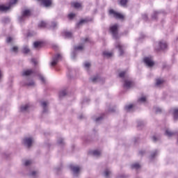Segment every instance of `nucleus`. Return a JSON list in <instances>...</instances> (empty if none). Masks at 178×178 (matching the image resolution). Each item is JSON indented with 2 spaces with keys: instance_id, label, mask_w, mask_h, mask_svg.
I'll list each match as a JSON object with an SVG mask.
<instances>
[{
  "instance_id": "f257e3e1",
  "label": "nucleus",
  "mask_w": 178,
  "mask_h": 178,
  "mask_svg": "<svg viewBox=\"0 0 178 178\" xmlns=\"http://www.w3.org/2000/svg\"><path fill=\"white\" fill-rule=\"evenodd\" d=\"M108 31L115 40L119 38V24H115L111 25Z\"/></svg>"
},
{
  "instance_id": "f03ea898",
  "label": "nucleus",
  "mask_w": 178,
  "mask_h": 178,
  "mask_svg": "<svg viewBox=\"0 0 178 178\" xmlns=\"http://www.w3.org/2000/svg\"><path fill=\"white\" fill-rule=\"evenodd\" d=\"M108 14L111 17H114V19H116L117 20H124V15L113 9H111L108 11Z\"/></svg>"
},
{
  "instance_id": "7ed1b4c3",
  "label": "nucleus",
  "mask_w": 178,
  "mask_h": 178,
  "mask_svg": "<svg viewBox=\"0 0 178 178\" xmlns=\"http://www.w3.org/2000/svg\"><path fill=\"white\" fill-rule=\"evenodd\" d=\"M17 1H15L13 3H10L8 6H5V5H1L0 6V11L1 12H8L10 8H12V5H15Z\"/></svg>"
},
{
  "instance_id": "20e7f679",
  "label": "nucleus",
  "mask_w": 178,
  "mask_h": 178,
  "mask_svg": "<svg viewBox=\"0 0 178 178\" xmlns=\"http://www.w3.org/2000/svg\"><path fill=\"white\" fill-rule=\"evenodd\" d=\"M60 60H62V56L60 54H56L51 63V66H56Z\"/></svg>"
},
{
  "instance_id": "39448f33",
  "label": "nucleus",
  "mask_w": 178,
  "mask_h": 178,
  "mask_svg": "<svg viewBox=\"0 0 178 178\" xmlns=\"http://www.w3.org/2000/svg\"><path fill=\"white\" fill-rule=\"evenodd\" d=\"M144 63L147 66H149V67H152V66L155 65V63L152 61V58L151 57H145L144 58Z\"/></svg>"
},
{
  "instance_id": "423d86ee",
  "label": "nucleus",
  "mask_w": 178,
  "mask_h": 178,
  "mask_svg": "<svg viewBox=\"0 0 178 178\" xmlns=\"http://www.w3.org/2000/svg\"><path fill=\"white\" fill-rule=\"evenodd\" d=\"M33 15V12L30 9H25L22 12V17H30Z\"/></svg>"
},
{
  "instance_id": "0eeeda50",
  "label": "nucleus",
  "mask_w": 178,
  "mask_h": 178,
  "mask_svg": "<svg viewBox=\"0 0 178 178\" xmlns=\"http://www.w3.org/2000/svg\"><path fill=\"white\" fill-rule=\"evenodd\" d=\"M24 144L27 145L28 148L31 147V144H33V138H26L24 139Z\"/></svg>"
},
{
  "instance_id": "6e6552de",
  "label": "nucleus",
  "mask_w": 178,
  "mask_h": 178,
  "mask_svg": "<svg viewBox=\"0 0 178 178\" xmlns=\"http://www.w3.org/2000/svg\"><path fill=\"white\" fill-rule=\"evenodd\" d=\"M134 86V82L131 81H125L124 83V87L125 88H131Z\"/></svg>"
},
{
  "instance_id": "1a4fd4ad",
  "label": "nucleus",
  "mask_w": 178,
  "mask_h": 178,
  "mask_svg": "<svg viewBox=\"0 0 178 178\" xmlns=\"http://www.w3.org/2000/svg\"><path fill=\"white\" fill-rule=\"evenodd\" d=\"M40 5L42 6H44L45 8H48L52 5L51 1H42L40 3Z\"/></svg>"
},
{
  "instance_id": "9d476101",
  "label": "nucleus",
  "mask_w": 178,
  "mask_h": 178,
  "mask_svg": "<svg viewBox=\"0 0 178 178\" xmlns=\"http://www.w3.org/2000/svg\"><path fill=\"white\" fill-rule=\"evenodd\" d=\"M34 73L33 70H25L22 72V76H31Z\"/></svg>"
},
{
  "instance_id": "9b49d317",
  "label": "nucleus",
  "mask_w": 178,
  "mask_h": 178,
  "mask_svg": "<svg viewBox=\"0 0 178 178\" xmlns=\"http://www.w3.org/2000/svg\"><path fill=\"white\" fill-rule=\"evenodd\" d=\"M70 168L71 170H72V172H74V173H79V172H80V167H79V166L71 165H70Z\"/></svg>"
},
{
  "instance_id": "f8f14e48",
  "label": "nucleus",
  "mask_w": 178,
  "mask_h": 178,
  "mask_svg": "<svg viewBox=\"0 0 178 178\" xmlns=\"http://www.w3.org/2000/svg\"><path fill=\"white\" fill-rule=\"evenodd\" d=\"M88 22H90V20H89L88 19H87V18L81 19V20L76 24V26H77V27H80V26H82V24H86V23H88Z\"/></svg>"
},
{
  "instance_id": "ddd939ff",
  "label": "nucleus",
  "mask_w": 178,
  "mask_h": 178,
  "mask_svg": "<svg viewBox=\"0 0 178 178\" xmlns=\"http://www.w3.org/2000/svg\"><path fill=\"white\" fill-rule=\"evenodd\" d=\"M159 46L160 47V49H166L168 48V44L163 41L159 42Z\"/></svg>"
},
{
  "instance_id": "4468645a",
  "label": "nucleus",
  "mask_w": 178,
  "mask_h": 178,
  "mask_svg": "<svg viewBox=\"0 0 178 178\" xmlns=\"http://www.w3.org/2000/svg\"><path fill=\"white\" fill-rule=\"evenodd\" d=\"M34 48L39 49L40 48L42 47V42H35L33 43Z\"/></svg>"
},
{
  "instance_id": "2eb2a0df",
  "label": "nucleus",
  "mask_w": 178,
  "mask_h": 178,
  "mask_svg": "<svg viewBox=\"0 0 178 178\" xmlns=\"http://www.w3.org/2000/svg\"><path fill=\"white\" fill-rule=\"evenodd\" d=\"M172 115L175 120H177L178 119V108L172 109Z\"/></svg>"
},
{
  "instance_id": "dca6fc26",
  "label": "nucleus",
  "mask_w": 178,
  "mask_h": 178,
  "mask_svg": "<svg viewBox=\"0 0 178 178\" xmlns=\"http://www.w3.org/2000/svg\"><path fill=\"white\" fill-rule=\"evenodd\" d=\"M38 27L39 29H45V27H47V22L41 21L40 22H39Z\"/></svg>"
},
{
  "instance_id": "f3484780",
  "label": "nucleus",
  "mask_w": 178,
  "mask_h": 178,
  "mask_svg": "<svg viewBox=\"0 0 178 178\" xmlns=\"http://www.w3.org/2000/svg\"><path fill=\"white\" fill-rule=\"evenodd\" d=\"M63 35H64V37H65V38H72L73 35L71 33V32L64 31L63 33Z\"/></svg>"
},
{
  "instance_id": "a211bd4d",
  "label": "nucleus",
  "mask_w": 178,
  "mask_h": 178,
  "mask_svg": "<svg viewBox=\"0 0 178 178\" xmlns=\"http://www.w3.org/2000/svg\"><path fill=\"white\" fill-rule=\"evenodd\" d=\"M116 48H118V49H119L120 51V55H123V54H124V52L123 51V47L122 46V44H118L116 46Z\"/></svg>"
},
{
  "instance_id": "6ab92c4d",
  "label": "nucleus",
  "mask_w": 178,
  "mask_h": 178,
  "mask_svg": "<svg viewBox=\"0 0 178 178\" xmlns=\"http://www.w3.org/2000/svg\"><path fill=\"white\" fill-rule=\"evenodd\" d=\"M72 6L75 8V9H80V8H81V5L77 2L72 3Z\"/></svg>"
},
{
  "instance_id": "aec40b11",
  "label": "nucleus",
  "mask_w": 178,
  "mask_h": 178,
  "mask_svg": "<svg viewBox=\"0 0 178 178\" xmlns=\"http://www.w3.org/2000/svg\"><path fill=\"white\" fill-rule=\"evenodd\" d=\"M30 108V106L29 104H26L25 106H21V112H26L29 108Z\"/></svg>"
},
{
  "instance_id": "412c9836",
  "label": "nucleus",
  "mask_w": 178,
  "mask_h": 178,
  "mask_svg": "<svg viewBox=\"0 0 178 178\" xmlns=\"http://www.w3.org/2000/svg\"><path fill=\"white\" fill-rule=\"evenodd\" d=\"M165 83V80L161 79H156V85L161 86V84H163Z\"/></svg>"
},
{
  "instance_id": "4be33fe9",
  "label": "nucleus",
  "mask_w": 178,
  "mask_h": 178,
  "mask_svg": "<svg viewBox=\"0 0 178 178\" xmlns=\"http://www.w3.org/2000/svg\"><path fill=\"white\" fill-rule=\"evenodd\" d=\"M90 154H92V155H94L95 156H99V155H101V152L99 150H94L91 152Z\"/></svg>"
},
{
  "instance_id": "5701e85b",
  "label": "nucleus",
  "mask_w": 178,
  "mask_h": 178,
  "mask_svg": "<svg viewBox=\"0 0 178 178\" xmlns=\"http://www.w3.org/2000/svg\"><path fill=\"white\" fill-rule=\"evenodd\" d=\"M75 51H83L84 49V45L80 44L74 47Z\"/></svg>"
},
{
  "instance_id": "b1692460",
  "label": "nucleus",
  "mask_w": 178,
  "mask_h": 178,
  "mask_svg": "<svg viewBox=\"0 0 178 178\" xmlns=\"http://www.w3.org/2000/svg\"><path fill=\"white\" fill-rule=\"evenodd\" d=\"M112 55H113V54L111 52H108V51L103 52V56H106V58H111V56H112Z\"/></svg>"
},
{
  "instance_id": "393cba45",
  "label": "nucleus",
  "mask_w": 178,
  "mask_h": 178,
  "mask_svg": "<svg viewBox=\"0 0 178 178\" xmlns=\"http://www.w3.org/2000/svg\"><path fill=\"white\" fill-rule=\"evenodd\" d=\"M175 133L170 131L169 129L165 130V136H168V137H172Z\"/></svg>"
},
{
  "instance_id": "a878e982",
  "label": "nucleus",
  "mask_w": 178,
  "mask_h": 178,
  "mask_svg": "<svg viewBox=\"0 0 178 178\" xmlns=\"http://www.w3.org/2000/svg\"><path fill=\"white\" fill-rule=\"evenodd\" d=\"M140 168H141V166L137 163L131 165L132 169H140Z\"/></svg>"
},
{
  "instance_id": "bb28decb",
  "label": "nucleus",
  "mask_w": 178,
  "mask_h": 178,
  "mask_svg": "<svg viewBox=\"0 0 178 178\" xmlns=\"http://www.w3.org/2000/svg\"><path fill=\"white\" fill-rule=\"evenodd\" d=\"M120 5L124 8H126V6H127V1H120Z\"/></svg>"
},
{
  "instance_id": "cd10ccee",
  "label": "nucleus",
  "mask_w": 178,
  "mask_h": 178,
  "mask_svg": "<svg viewBox=\"0 0 178 178\" xmlns=\"http://www.w3.org/2000/svg\"><path fill=\"white\" fill-rule=\"evenodd\" d=\"M22 52L23 54H29V52H30V49L27 47H24L22 49Z\"/></svg>"
},
{
  "instance_id": "c85d7f7f",
  "label": "nucleus",
  "mask_w": 178,
  "mask_h": 178,
  "mask_svg": "<svg viewBox=\"0 0 178 178\" xmlns=\"http://www.w3.org/2000/svg\"><path fill=\"white\" fill-rule=\"evenodd\" d=\"M76 17V14L71 13L68 15V19H70V20H72V19Z\"/></svg>"
},
{
  "instance_id": "c756f323",
  "label": "nucleus",
  "mask_w": 178,
  "mask_h": 178,
  "mask_svg": "<svg viewBox=\"0 0 178 178\" xmlns=\"http://www.w3.org/2000/svg\"><path fill=\"white\" fill-rule=\"evenodd\" d=\"M66 95V90L60 91L59 93L60 98H62V97H65Z\"/></svg>"
},
{
  "instance_id": "7c9ffc66",
  "label": "nucleus",
  "mask_w": 178,
  "mask_h": 178,
  "mask_svg": "<svg viewBox=\"0 0 178 178\" xmlns=\"http://www.w3.org/2000/svg\"><path fill=\"white\" fill-rule=\"evenodd\" d=\"M104 175L106 177H109V175H111V171H109V170H106L104 172Z\"/></svg>"
},
{
  "instance_id": "2f4dec72",
  "label": "nucleus",
  "mask_w": 178,
  "mask_h": 178,
  "mask_svg": "<svg viewBox=\"0 0 178 178\" xmlns=\"http://www.w3.org/2000/svg\"><path fill=\"white\" fill-rule=\"evenodd\" d=\"M139 102H145L147 101V97H142L138 99Z\"/></svg>"
},
{
  "instance_id": "473e14b6",
  "label": "nucleus",
  "mask_w": 178,
  "mask_h": 178,
  "mask_svg": "<svg viewBox=\"0 0 178 178\" xmlns=\"http://www.w3.org/2000/svg\"><path fill=\"white\" fill-rule=\"evenodd\" d=\"M133 104H129L128 106H125V110L126 111H130V109H131L133 108Z\"/></svg>"
},
{
  "instance_id": "72a5a7b5",
  "label": "nucleus",
  "mask_w": 178,
  "mask_h": 178,
  "mask_svg": "<svg viewBox=\"0 0 178 178\" xmlns=\"http://www.w3.org/2000/svg\"><path fill=\"white\" fill-rule=\"evenodd\" d=\"M124 76H126V72L125 71H122V72H120L119 77H124Z\"/></svg>"
},
{
  "instance_id": "f704fd0d",
  "label": "nucleus",
  "mask_w": 178,
  "mask_h": 178,
  "mask_svg": "<svg viewBox=\"0 0 178 178\" xmlns=\"http://www.w3.org/2000/svg\"><path fill=\"white\" fill-rule=\"evenodd\" d=\"M29 165H31V161H30V160H27L24 163L25 166H29Z\"/></svg>"
},
{
  "instance_id": "c9c22d12",
  "label": "nucleus",
  "mask_w": 178,
  "mask_h": 178,
  "mask_svg": "<svg viewBox=\"0 0 178 178\" xmlns=\"http://www.w3.org/2000/svg\"><path fill=\"white\" fill-rule=\"evenodd\" d=\"M19 48L16 46H14L13 48H12V51L13 52H17Z\"/></svg>"
},
{
  "instance_id": "e433bc0d",
  "label": "nucleus",
  "mask_w": 178,
  "mask_h": 178,
  "mask_svg": "<svg viewBox=\"0 0 178 178\" xmlns=\"http://www.w3.org/2000/svg\"><path fill=\"white\" fill-rule=\"evenodd\" d=\"M82 42H89L90 39L88 38H86L81 40Z\"/></svg>"
},
{
  "instance_id": "4c0bfd02",
  "label": "nucleus",
  "mask_w": 178,
  "mask_h": 178,
  "mask_svg": "<svg viewBox=\"0 0 178 178\" xmlns=\"http://www.w3.org/2000/svg\"><path fill=\"white\" fill-rule=\"evenodd\" d=\"M84 66H85V67H87L88 69V67H90V66H91V64L88 62H86V63H85Z\"/></svg>"
},
{
  "instance_id": "58836bf2",
  "label": "nucleus",
  "mask_w": 178,
  "mask_h": 178,
  "mask_svg": "<svg viewBox=\"0 0 178 178\" xmlns=\"http://www.w3.org/2000/svg\"><path fill=\"white\" fill-rule=\"evenodd\" d=\"M42 106L44 108V109H45V108H47V103H46V102H42Z\"/></svg>"
},
{
  "instance_id": "ea45409f",
  "label": "nucleus",
  "mask_w": 178,
  "mask_h": 178,
  "mask_svg": "<svg viewBox=\"0 0 178 178\" xmlns=\"http://www.w3.org/2000/svg\"><path fill=\"white\" fill-rule=\"evenodd\" d=\"M40 79L41 80V81H42V83H45V78H44V76H40Z\"/></svg>"
},
{
  "instance_id": "a19ab883",
  "label": "nucleus",
  "mask_w": 178,
  "mask_h": 178,
  "mask_svg": "<svg viewBox=\"0 0 178 178\" xmlns=\"http://www.w3.org/2000/svg\"><path fill=\"white\" fill-rule=\"evenodd\" d=\"M98 79V76H95L92 79V81L93 83H95V81Z\"/></svg>"
},
{
  "instance_id": "79ce46f5",
  "label": "nucleus",
  "mask_w": 178,
  "mask_h": 178,
  "mask_svg": "<svg viewBox=\"0 0 178 178\" xmlns=\"http://www.w3.org/2000/svg\"><path fill=\"white\" fill-rule=\"evenodd\" d=\"M156 113H161V112H162V109L159 108H157L156 109Z\"/></svg>"
},
{
  "instance_id": "37998d69",
  "label": "nucleus",
  "mask_w": 178,
  "mask_h": 178,
  "mask_svg": "<svg viewBox=\"0 0 178 178\" xmlns=\"http://www.w3.org/2000/svg\"><path fill=\"white\" fill-rule=\"evenodd\" d=\"M6 42H12V38L11 37L7 38Z\"/></svg>"
},
{
  "instance_id": "c03bdc74",
  "label": "nucleus",
  "mask_w": 178,
  "mask_h": 178,
  "mask_svg": "<svg viewBox=\"0 0 178 178\" xmlns=\"http://www.w3.org/2000/svg\"><path fill=\"white\" fill-rule=\"evenodd\" d=\"M31 62H32V63H34V65H35L37 63V60H35V59H34V58L31 59Z\"/></svg>"
},
{
  "instance_id": "a18cd8bd",
  "label": "nucleus",
  "mask_w": 178,
  "mask_h": 178,
  "mask_svg": "<svg viewBox=\"0 0 178 178\" xmlns=\"http://www.w3.org/2000/svg\"><path fill=\"white\" fill-rule=\"evenodd\" d=\"M31 175V176H35L37 175V172L33 171Z\"/></svg>"
},
{
  "instance_id": "49530a36",
  "label": "nucleus",
  "mask_w": 178,
  "mask_h": 178,
  "mask_svg": "<svg viewBox=\"0 0 178 178\" xmlns=\"http://www.w3.org/2000/svg\"><path fill=\"white\" fill-rule=\"evenodd\" d=\"M58 144H63V139L58 140Z\"/></svg>"
},
{
  "instance_id": "de8ad7c7",
  "label": "nucleus",
  "mask_w": 178,
  "mask_h": 178,
  "mask_svg": "<svg viewBox=\"0 0 178 178\" xmlns=\"http://www.w3.org/2000/svg\"><path fill=\"white\" fill-rule=\"evenodd\" d=\"M152 140L153 141H157L158 139L156 138V136H153Z\"/></svg>"
},
{
  "instance_id": "09e8293b",
  "label": "nucleus",
  "mask_w": 178,
  "mask_h": 178,
  "mask_svg": "<svg viewBox=\"0 0 178 178\" xmlns=\"http://www.w3.org/2000/svg\"><path fill=\"white\" fill-rule=\"evenodd\" d=\"M28 86H34V81H31L28 84Z\"/></svg>"
},
{
  "instance_id": "8fccbe9b",
  "label": "nucleus",
  "mask_w": 178,
  "mask_h": 178,
  "mask_svg": "<svg viewBox=\"0 0 178 178\" xmlns=\"http://www.w3.org/2000/svg\"><path fill=\"white\" fill-rule=\"evenodd\" d=\"M101 119H102V118H98L96 119V122H98L99 120H101Z\"/></svg>"
},
{
  "instance_id": "3c124183",
  "label": "nucleus",
  "mask_w": 178,
  "mask_h": 178,
  "mask_svg": "<svg viewBox=\"0 0 178 178\" xmlns=\"http://www.w3.org/2000/svg\"><path fill=\"white\" fill-rule=\"evenodd\" d=\"M0 79H2V71L0 70Z\"/></svg>"
},
{
  "instance_id": "603ef678",
  "label": "nucleus",
  "mask_w": 178,
  "mask_h": 178,
  "mask_svg": "<svg viewBox=\"0 0 178 178\" xmlns=\"http://www.w3.org/2000/svg\"><path fill=\"white\" fill-rule=\"evenodd\" d=\"M143 153H144V152H143V151H140V152H139V154H140V155H143Z\"/></svg>"
},
{
  "instance_id": "864d4df0",
  "label": "nucleus",
  "mask_w": 178,
  "mask_h": 178,
  "mask_svg": "<svg viewBox=\"0 0 178 178\" xmlns=\"http://www.w3.org/2000/svg\"><path fill=\"white\" fill-rule=\"evenodd\" d=\"M156 15H158L157 12H154V16H156Z\"/></svg>"
},
{
  "instance_id": "5fc2aeb1",
  "label": "nucleus",
  "mask_w": 178,
  "mask_h": 178,
  "mask_svg": "<svg viewBox=\"0 0 178 178\" xmlns=\"http://www.w3.org/2000/svg\"><path fill=\"white\" fill-rule=\"evenodd\" d=\"M37 1H51V0H37Z\"/></svg>"
},
{
  "instance_id": "6e6d98bb",
  "label": "nucleus",
  "mask_w": 178,
  "mask_h": 178,
  "mask_svg": "<svg viewBox=\"0 0 178 178\" xmlns=\"http://www.w3.org/2000/svg\"><path fill=\"white\" fill-rule=\"evenodd\" d=\"M11 1H17V0H11Z\"/></svg>"
}]
</instances>
